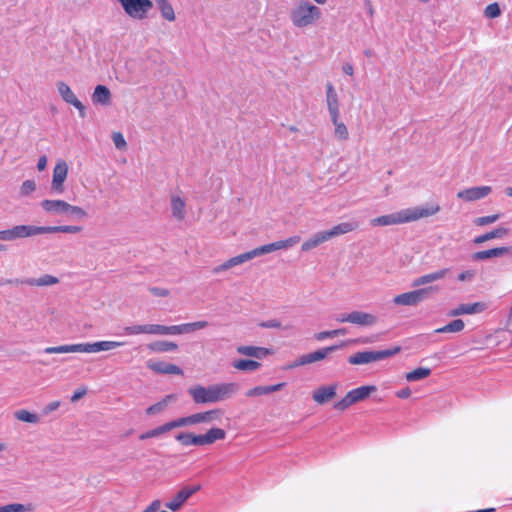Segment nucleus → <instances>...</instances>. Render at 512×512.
<instances>
[{
    "mask_svg": "<svg viewBox=\"0 0 512 512\" xmlns=\"http://www.w3.org/2000/svg\"><path fill=\"white\" fill-rule=\"evenodd\" d=\"M374 391H376V386L373 385L355 388L349 391L340 401L336 402L334 408L339 411H344L351 405L363 401Z\"/></svg>",
    "mask_w": 512,
    "mask_h": 512,
    "instance_id": "obj_13",
    "label": "nucleus"
},
{
    "mask_svg": "<svg viewBox=\"0 0 512 512\" xmlns=\"http://www.w3.org/2000/svg\"><path fill=\"white\" fill-rule=\"evenodd\" d=\"M14 417L18 421L30 423V424H37L40 422V417L32 413L26 409H20L14 412Z\"/></svg>",
    "mask_w": 512,
    "mask_h": 512,
    "instance_id": "obj_40",
    "label": "nucleus"
},
{
    "mask_svg": "<svg viewBox=\"0 0 512 512\" xmlns=\"http://www.w3.org/2000/svg\"><path fill=\"white\" fill-rule=\"evenodd\" d=\"M92 102L96 105L109 106L111 104L112 94L105 85H97L91 96Z\"/></svg>",
    "mask_w": 512,
    "mask_h": 512,
    "instance_id": "obj_22",
    "label": "nucleus"
},
{
    "mask_svg": "<svg viewBox=\"0 0 512 512\" xmlns=\"http://www.w3.org/2000/svg\"><path fill=\"white\" fill-rule=\"evenodd\" d=\"M449 271H450L449 268H444V269L417 277L413 280L412 287H420V286L432 283L434 281L441 280L448 274Z\"/></svg>",
    "mask_w": 512,
    "mask_h": 512,
    "instance_id": "obj_24",
    "label": "nucleus"
},
{
    "mask_svg": "<svg viewBox=\"0 0 512 512\" xmlns=\"http://www.w3.org/2000/svg\"><path fill=\"white\" fill-rule=\"evenodd\" d=\"M431 374V369L426 367H419L406 374V380L409 382L419 381L427 378Z\"/></svg>",
    "mask_w": 512,
    "mask_h": 512,
    "instance_id": "obj_43",
    "label": "nucleus"
},
{
    "mask_svg": "<svg viewBox=\"0 0 512 512\" xmlns=\"http://www.w3.org/2000/svg\"><path fill=\"white\" fill-rule=\"evenodd\" d=\"M396 395L401 399H405L411 395V390L409 388H405V389L399 390Z\"/></svg>",
    "mask_w": 512,
    "mask_h": 512,
    "instance_id": "obj_61",
    "label": "nucleus"
},
{
    "mask_svg": "<svg viewBox=\"0 0 512 512\" xmlns=\"http://www.w3.org/2000/svg\"><path fill=\"white\" fill-rule=\"evenodd\" d=\"M125 14L135 20H144L153 8L151 0H117Z\"/></svg>",
    "mask_w": 512,
    "mask_h": 512,
    "instance_id": "obj_9",
    "label": "nucleus"
},
{
    "mask_svg": "<svg viewBox=\"0 0 512 512\" xmlns=\"http://www.w3.org/2000/svg\"><path fill=\"white\" fill-rule=\"evenodd\" d=\"M301 240V237L298 235L291 236L287 239L279 240L273 243L265 244L259 247H256L250 251H247L245 253L239 254L235 257H232L225 261L224 263L216 266L213 268L214 274H219L223 271L229 270L232 267L241 265L249 260H252L255 257L269 254L277 250H285L289 249L296 244H298Z\"/></svg>",
    "mask_w": 512,
    "mask_h": 512,
    "instance_id": "obj_1",
    "label": "nucleus"
},
{
    "mask_svg": "<svg viewBox=\"0 0 512 512\" xmlns=\"http://www.w3.org/2000/svg\"><path fill=\"white\" fill-rule=\"evenodd\" d=\"M112 140L115 145V147L119 150H124L127 146L126 140L122 133L120 132H114L112 134Z\"/></svg>",
    "mask_w": 512,
    "mask_h": 512,
    "instance_id": "obj_52",
    "label": "nucleus"
},
{
    "mask_svg": "<svg viewBox=\"0 0 512 512\" xmlns=\"http://www.w3.org/2000/svg\"><path fill=\"white\" fill-rule=\"evenodd\" d=\"M346 332L347 331L345 328L335 329V330H331V331H321V332L315 333L314 338L317 341H323L327 338H334L339 335H345Z\"/></svg>",
    "mask_w": 512,
    "mask_h": 512,
    "instance_id": "obj_46",
    "label": "nucleus"
},
{
    "mask_svg": "<svg viewBox=\"0 0 512 512\" xmlns=\"http://www.w3.org/2000/svg\"><path fill=\"white\" fill-rule=\"evenodd\" d=\"M36 190V182L34 180H25L20 187V195L28 196Z\"/></svg>",
    "mask_w": 512,
    "mask_h": 512,
    "instance_id": "obj_50",
    "label": "nucleus"
},
{
    "mask_svg": "<svg viewBox=\"0 0 512 512\" xmlns=\"http://www.w3.org/2000/svg\"><path fill=\"white\" fill-rule=\"evenodd\" d=\"M176 399H177V397L174 394L166 395L161 401L149 406L146 409V413L148 415L159 414V413L163 412L167 408V406L171 402L175 401Z\"/></svg>",
    "mask_w": 512,
    "mask_h": 512,
    "instance_id": "obj_35",
    "label": "nucleus"
},
{
    "mask_svg": "<svg viewBox=\"0 0 512 512\" xmlns=\"http://www.w3.org/2000/svg\"><path fill=\"white\" fill-rule=\"evenodd\" d=\"M239 390L234 382L217 383L207 387L195 385L188 389L189 395L196 404L217 403L231 398Z\"/></svg>",
    "mask_w": 512,
    "mask_h": 512,
    "instance_id": "obj_3",
    "label": "nucleus"
},
{
    "mask_svg": "<svg viewBox=\"0 0 512 512\" xmlns=\"http://www.w3.org/2000/svg\"><path fill=\"white\" fill-rule=\"evenodd\" d=\"M167 425L169 427V431H171L172 429H175V428H179V427L191 426V425H194L193 417H192V415L180 417V418H177L170 422H167Z\"/></svg>",
    "mask_w": 512,
    "mask_h": 512,
    "instance_id": "obj_47",
    "label": "nucleus"
},
{
    "mask_svg": "<svg viewBox=\"0 0 512 512\" xmlns=\"http://www.w3.org/2000/svg\"><path fill=\"white\" fill-rule=\"evenodd\" d=\"M334 125V137L339 141H347L349 139V131L347 126L340 121V116L330 118Z\"/></svg>",
    "mask_w": 512,
    "mask_h": 512,
    "instance_id": "obj_36",
    "label": "nucleus"
},
{
    "mask_svg": "<svg viewBox=\"0 0 512 512\" xmlns=\"http://www.w3.org/2000/svg\"><path fill=\"white\" fill-rule=\"evenodd\" d=\"M285 386V383H278L270 386H256L246 391L247 397H256L267 395L276 391L281 390Z\"/></svg>",
    "mask_w": 512,
    "mask_h": 512,
    "instance_id": "obj_33",
    "label": "nucleus"
},
{
    "mask_svg": "<svg viewBox=\"0 0 512 512\" xmlns=\"http://www.w3.org/2000/svg\"><path fill=\"white\" fill-rule=\"evenodd\" d=\"M147 366L152 371H154L156 373H160V374H174V375H182L183 374V370L180 367H178L177 365L171 364V363H166L163 361L148 362Z\"/></svg>",
    "mask_w": 512,
    "mask_h": 512,
    "instance_id": "obj_23",
    "label": "nucleus"
},
{
    "mask_svg": "<svg viewBox=\"0 0 512 512\" xmlns=\"http://www.w3.org/2000/svg\"><path fill=\"white\" fill-rule=\"evenodd\" d=\"M495 509L494 508H488V509H480V510H477L476 512H494Z\"/></svg>",
    "mask_w": 512,
    "mask_h": 512,
    "instance_id": "obj_64",
    "label": "nucleus"
},
{
    "mask_svg": "<svg viewBox=\"0 0 512 512\" xmlns=\"http://www.w3.org/2000/svg\"><path fill=\"white\" fill-rule=\"evenodd\" d=\"M510 252V247H496L489 250L475 252L471 255L474 261H483L494 257H501Z\"/></svg>",
    "mask_w": 512,
    "mask_h": 512,
    "instance_id": "obj_25",
    "label": "nucleus"
},
{
    "mask_svg": "<svg viewBox=\"0 0 512 512\" xmlns=\"http://www.w3.org/2000/svg\"><path fill=\"white\" fill-rule=\"evenodd\" d=\"M208 326L207 321H196L179 325L165 326L160 324H151V334L154 335H181L192 333L204 329Z\"/></svg>",
    "mask_w": 512,
    "mask_h": 512,
    "instance_id": "obj_8",
    "label": "nucleus"
},
{
    "mask_svg": "<svg viewBox=\"0 0 512 512\" xmlns=\"http://www.w3.org/2000/svg\"><path fill=\"white\" fill-rule=\"evenodd\" d=\"M357 227H358V224L356 222H342V223H339V224L333 226L331 229L326 230V234L330 240L333 237L352 232V231L356 230Z\"/></svg>",
    "mask_w": 512,
    "mask_h": 512,
    "instance_id": "obj_31",
    "label": "nucleus"
},
{
    "mask_svg": "<svg viewBox=\"0 0 512 512\" xmlns=\"http://www.w3.org/2000/svg\"><path fill=\"white\" fill-rule=\"evenodd\" d=\"M399 351L400 347L398 346L380 351H361L351 355L348 362L352 365L368 364L394 356Z\"/></svg>",
    "mask_w": 512,
    "mask_h": 512,
    "instance_id": "obj_10",
    "label": "nucleus"
},
{
    "mask_svg": "<svg viewBox=\"0 0 512 512\" xmlns=\"http://www.w3.org/2000/svg\"><path fill=\"white\" fill-rule=\"evenodd\" d=\"M487 304L484 302H475L471 304H460L456 308L449 311L448 316L455 317L460 315H473L484 312Z\"/></svg>",
    "mask_w": 512,
    "mask_h": 512,
    "instance_id": "obj_21",
    "label": "nucleus"
},
{
    "mask_svg": "<svg viewBox=\"0 0 512 512\" xmlns=\"http://www.w3.org/2000/svg\"><path fill=\"white\" fill-rule=\"evenodd\" d=\"M260 326L262 328H280L281 322L276 319H271V320L260 323Z\"/></svg>",
    "mask_w": 512,
    "mask_h": 512,
    "instance_id": "obj_55",
    "label": "nucleus"
},
{
    "mask_svg": "<svg viewBox=\"0 0 512 512\" xmlns=\"http://www.w3.org/2000/svg\"><path fill=\"white\" fill-rule=\"evenodd\" d=\"M86 393H87L86 388L78 389V390H77V391H75V392L73 393V395L71 396V402H76V401H78L79 399H81L82 397H84Z\"/></svg>",
    "mask_w": 512,
    "mask_h": 512,
    "instance_id": "obj_57",
    "label": "nucleus"
},
{
    "mask_svg": "<svg viewBox=\"0 0 512 512\" xmlns=\"http://www.w3.org/2000/svg\"><path fill=\"white\" fill-rule=\"evenodd\" d=\"M123 332L125 335L151 334V324L126 326Z\"/></svg>",
    "mask_w": 512,
    "mask_h": 512,
    "instance_id": "obj_44",
    "label": "nucleus"
},
{
    "mask_svg": "<svg viewBox=\"0 0 512 512\" xmlns=\"http://www.w3.org/2000/svg\"><path fill=\"white\" fill-rule=\"evenodd\" d=\"M475 271L474 270H466V271H463L461 272L460 274H458V280L461 281V282H466V281H472L475 277Z\"/></svg>",
    "mask_w": 512,
    "mask_h": 512,
    "instance_id": "obj_53",
    "label": "nucleus"
},
{
    "mask_svg": "<svg viewBox=\"0 0 512 512\" xmlns=\"http://www.w3.org/2000/svg\"><path fill=\"white\" fill-rule=\"evenodd\" d=\"M222 416V411L220 409H212L204 412H198L195 414H192L193 417V424H210L214 421L220 419Z\"/></svg>",
    "mask_w": 512,
    "mask_h": 512,
    "instance_id": "obj_27",
    "label": "nucleus"
},
{
    "mask_svg": "<svg viewBox=\"0 0 512 512\" xmlns=\"http://www.w3.org/2000/svg\"><path fill=\"white\" fill-rule=\"evenodd\" d=\"M60 404H61L60 401L50 402L48 405L45 406L43 411L45 414H49V413L57 410L60 407Z\"/></svg>",
    "mask_w": 512,
    "mask_h": 512,
    "instance_id": "obj_56",
    "label": "nucleus"
},
{
    "mask_svg": "<svg viewBox=\"0 0 512 512\" xmlns=\"http://www.w3.org/2000/svg\"><path fill=\"white\" fill-rule=\"evenodd\" d=\"M59 283V279L53 275L44 274L39 278H25V279H6L0 282V285H28V286H38V287H46L52 286Z\"/></svg>",
    "mask_w": 512,
    "mask_h": 512,
    "instance_id": "obj_14",
    "label": "nucleus"
},
{
    "mask_svg": "<svg viewBox=\"0 0 512 512\" xmlns=\"http://www.w3.org/2000/svg\"><path fill=\"white\" fill-rule=\"evenodd\" d=\"M148 348L154 352H168L176 350L178 345L170 341H155L149 344Z\"/></svg>",
    "mask_w": 512,
    "mask_h": 512,
    "instance_id": "obj_41",
    "label": "nucleus"
},
{
    "mask_svg": "<svg viewBox=\"0 0 512 512\" xmlns=\"http://www.w3.org/2000/svg\"><path fill=\"white\" fill-rule=\"evenodd\" d=\"M329 241V238L326 234V231H320L315 234H313L310 238H308L306 241L303 242L301 246L302 252H308L312 249L316 248L317 246L321 245L322 243Z\"/></svg>",
    "mask_w": 512,
    "mask_h": 512,
    "instance_id": "obj_30",
    "label": "nucleus"
},
{
    "mask_svg": "<svg viewBox=\"0 0 512 512\" xmlns=\"http://www.w3.org/2000/svg\"><path fill=\"white\" fill-rule=\"evenodd\" d=\"M289 17L294 27L305 29L320 21L322 11L308 0H297L290 10Z\"/></svg>",
    "mask_w": 512,
    "mask_h": 512,
    "instance_id": "obj_4",
    "label": "nucleus"
},
{
    "mask_svg": "<svg viewBox=\"0 0 512 512\" xmlns=\"http://www.w3.org/2000/svg\"><path fill=\"white\" fill-rule=\"evenodd\" d=\"M335 320L339 323H345V322L351 323V312L339 314L335 317Z\"/></svg>",
    "mask_w": 512,
    "mask_h": 512,
    "instance_id": "obj_58",
    "label": "nucleus"
},
{
    "mask_svg": "<svg viewBox=\"0 0 512 512\" xmlns=\"http://www.w3.org/2000/svg\"><path fill=\"white\" fill-rule=\"evenodd\" d=\"M82 231L81 226L62 225V226H42V234L51 233H70L76 234Z\"/></svg>",
    "mask_w": 512,
    "mask_h": 512,
    "instance_id": "obj_34",
    "label": "nucleus"
},
{
    "mask_svg": "<svg viewBox=\"0 0 512 512\" xmlns=\"http://www.w3.org/2000/svg\"><path fill=\"white\" fill-rule=\"evenodd\" d=\"M300 362H301V356H300V357H299L295 362H293V363H291V364L287 365V367H286V368H287V369H293V368H296V367H298V366H303L304 364H301Z\"/></svg>",
    "mask_w": 512,
    "mask_h": 512,
    "instance_id": "obj_62",
    "label": "nucleus"
},
{
    "mask_svg": "<svg viewBox=\"0 0 512 512\" xmlns=\"http://www.w3.org/2000/svg\"><path fill=\"white\" fill-rule=\"evenodd\" d=\"M366 3H367V10H368L369 15L373 16L374 9H373V6H372L370 0H366Z\"/></svg>",
    "mask_w": 512,
    "mask_h": 512,
    "instance_id": "obj_63",
    "label": "nucleus"
},
{
    "mask_svg": "<svg viewBox=\"0 0 512 512\" xmlns=\"http://www.w3.org/2000/svg\"><path fill=\"white\" fill-rule=\"evenodd\" d=\"M32 511L31 505H24L21 503H11L0 506V512H30Z\"/></svg>",
    "mask_w": 512,
    "mask_h": 512,
    "instance_id": "obj_45",
    "label": "nucleus"
},
{
    "mask_svg": "<svg viewBox=\"0 0 512 512\" xmlns=\"http://www.w3.org/2000/svg\"><path fill=\"white\" fill-rule=\"evenodd\" d=\"M166 432H169V427H168L167 423L160 425L154 429H151V430L141 434L139 438L141 440H145L148 438L158 437Z\"/></svg>",
    "mask_w": 512,
    "mask_h": 512,
    "instance_id": "obj_48",
    "label": "nucleus"
},
{
    "mask_svg": "<svg viewBox=\"0 0 512 512\" xmlns=\"http://www.w3.org/2000/svg\"><path fill=\"white\" fill-rule=\"evenodd\" d=\"M351 323L359 326H372L377 323V317L362 311H352Z\"/></svg>",
    "mask_w": 512,
    "mask_h": 512,
    "instance_id": "obj_29",
    "label": "nucleus"
},
{
    "mask_svg": "<svg viewBox=\"0 0 512 512\" xmlns=\"http://www.w3.org/2000/svg\"><path fill=\"white\" fill-rule=\"evenodd\" d=\"M508 233V230L503 227L496 228L490 232H487L483 235H479L474 238L473 242L475 244H482L488 240L495 239V238H502Z\"/></svg>",
    "mask_w": 512,
    "mask_h": 512,
    "instance_id": "obj_38",
    "label": "nucleus"
},
{
    "mask_svg": "<svg viewBox=\"0 0 512 512\" xmlns=\"http://www.w3.org/2000/svg\"><path fill=\"white\" fill-rule=\"evenodd\" d=\"M175 438L186 447L212 445L216 441L224 440L226 438V431L222 428L212 427L204 434L196 435L190 432H181Z\"/></svg>",
    "mask_w": 512,
    "mask_h": 512,
    "instance_id": "obj_6",
    "label": "nucleus"
},
{
    "mask_svg": "<svg viewBox=\"0 0 512 512\" xmlns=\"http://www.w3.org/2000/svg\"><path fill=\"white\" fill-rule=\"evenodd\" d=\"M46 166H47V157L45 155H43L38 159L37 168L39 171H43V170H45Z\"/></svg>",
    "mask_w": 512,
    "mask_h": 512,
    "instance_id": "obj_60",
    "label": "nucleus"
},
{
    "mask_svg": "<svg viewBox=\"0 0 512 512\" xmlns=\"http://www.w3.org/2000/svg\"><path fill=\"white\" fill-rule=\"evenodd\" d=\"M326 88V105L329 112L330 118H335L340 116V102L338 93L335 90L333 84L331 82H327L325 85Z\"/></svg>",
    "mask_w": 512,
    "mask_h": 512,
    "instance_id": "obj_20",
    "label": "nucleus"
},
{
    "mask_svg": "<svg viewBox=\"0 0 512 512\" xmlns=\"http://www.w3.org/2000/svg\"><path fill=\"white\" fill-rule=\"evenodd\" d=\"M232 366L240 371H255L260 368L261 363L255 360L239 359L233 362Z\"/></svg>",
    "mask_w": 512,
    "mask_h": 512,
    "instance_id": "obj_39",
    "label": "nucleus"
},
{
    "mask_svg": "<svg viewBox=\"0 0 512 512\" xmlns=\"http://www.w3.org/2000/svg\"><path fill=\"white\" fill-rule=\"evenodd\" d=\"M499 219L498 214L489 215V216H482L475 219L474 223L477 226H485L488 224H492L496 222Z\"/></svg>",
    "mask_w": 512,
    "mask_h": 512,
    "instance_id": "obj_51",
    "label": "nucleus"
},
{
    "mask_svg": "<svg viewBox=\"0 0 512 512\" xmlns=\"http://www.w3.org/2000/svg\"><path fill=\"white\" fill-rule=\"evenodd\" d=\"M440 209L441 208L438 204H428L426 206L406 208L395 213L373 218L370 220V225L373 227H378L410 223L422 218L433 216L437 214Z\"/></svg>",
    "mask_w": 512,
    "mask_h": 512,
    "instance_id": "obj_2",
    "label": "nucleus"
},
{
    "mask_svg": "<svg viewBox=\"0 0 512 512\" xmlns=\"http://www.w3.org/2000/svg\"><path fill=\"white\" fill-rule=\"evenodd\" d=\"M37 235H42V226L16 225L10 229L0 230L1 241H14Z\"/></svg>",
    "mask_w": 512,
    "mask_h": 512,
    "instance_id": "obj_12",
    "label": "nucleus"
},
{
    "mask_svg": "<svg viewBox=\"0 0 512 512\" xmlns=\"http://www.w3.org/2000/svg\"><path fill=\"white\" fill-rule=\"evenodd\" d=\"M56 86L63 101L74 106L78 110L80 117H85V107L71 88L63 81L57 82Z\"/></svg>",
    "mask_w": 512,
    "mask_h": 512,
    "instance_id": "obj_16",
    "label": "nucleus"
},
{
    "mask_svg": "<svg viewBox=\"0 0 512 512\" xmlns=\"http://www.w3.org/2000/svg\"><path fill=\"white\" fill-rule=\"evenodd\" d=\"M200 488V485L183 487L171 501L165 504V506L172 511H178L194 493L200 490Z\"/></svg>",
    "mask_w": 512,
    "mask_h": 512,
    "instance_id": "obj_17",
    "label": "nucleus"
},
{
    "mask_svg": "<svg viewBox=\"0 0 512 512\" xmlns=\"http://www.w3.org/2000/svg\"><path fill=\"white\" fill-rule=\"evenodd\" d=\"M336 395V385L321 386L313 393V400L318 404H324Z\"/></svg>",
    "mask_w": 512,
    "mask_h": 512,
    "instance_id": "obj_28",
    "label": "nucleus"
},
{
    "mask_svg": "<svg viewBox=\"0 0 512 512\" xmlns=\"http://www.w3.org/2000/svg\"><path fill=\"white\" fill-rule=\"evenodd\" d=\"M436 291H438V288L434 286L419 288L396 295L393 298V303L398 306H416L427 299L431 293Z\"/></svg>",
    "mask_w": 512,
    "mask_h": 512,
    "instance_id": "obj_11",
    "label": "nucleus"
},
{
    "mask_svg": "<svg viewBox=\"0 0 512 512\" xmlns=\"http://www.w3.org/2000/svg\"><path fill=\"white\" fill-rule=\"evenodd\" d=\"M41 207L49 215H66L78 219L87 217V212L83 208L60 199H45L41 202Z\"/></svg>",
    "mask_w": 512,
    "mask_h": 512,
    "instance_id": "obj_7",
    "label": "nucleus"
},
{
    "mask_svg": "<svg viewBox=\"0 0 512 512\" xmlns=\"http://www.w3.org/2000/svg\"><path fill=\"white\" fill-rule=\"evenodd\" d=\"M68 175V165L64 160H58L52 175L51 190L54 193L61 194L64 192V182Z\"/></svg>",
    "mask_w": 512,
    "mask_h": 512,
    "instance_id": "obj_15",
    "label": "nucleus"
},
{
    "mask_svg": "<svg viewBox=\"0 0 512 512\" xmlns=\"http://www.w3.org/2000/svg\"><path fill=\"white\" fill-rule=\"evenodd\" d=\"M491 192H492V188L490 186L470 187V188L459 191L457 193V198H459L465 202H472V201H476V200L485 198Z\"/></svg>",
    "mask_w": 512,
    "mask_h": 512,
    "instance_id": "obj_19",
    "label": "nucleus"
},
{
    "mask_svg": "<svg viewBox=\"0 0 512 512\" xmlns=\"http://www.w3.org/2000/svg\"><path fill=\"white\" fill-rule=\"evenodd\" d=\"M170 205L173 218L178 221L184 220L186 217V202L184 198L178 195H172Z\"/></svg>",
    "mask_w": 512,
    "mask_h": 512,
    "instance_id": "obj_26",
    "label": "nucleus"
},
{
    "mask_svg": "<svg viewBox=\"0 0 512 512\" xmlns=\"http://www.w3.org/2000/svg\"><path fill=\"white\" fill-rule=\"evenodd\" d=\"M158 9L160 10L161 16L169 21L173 22L176 19L174 9L168 0H154Z\"/></svg>",
    "mask_w": 512,
    "mask_h": 512,
    "instance_id": "obj_37",
    "label": "nucleus"
},
{
    "mask_svg": "<svg viewBox=\"0 0 512 512\" xmlns=\"http://www.w3.org/2000/svg\"><path fill=\"white\" fill-rule=\"evenodd\" d=\"M345 347V343L342 342L338 345H332V346H328V347H324V348H320L314 352H311V353H307V354H303L301 356V364H312L314 362H318V361H321L325 358L328 357L329 354H331L332 352L340 349V348H343Z\"/></svg>",
    "mask_w": 512,
    "mask_h": 512,
    "instance_id": "obj_18",
    "label": "nucleus"
},
{
    "mask_svg": "<svg viewBox=\"0 0 512 512\" xmlns=\"http://www.w3.org/2000/svg\"><path fill=\"white\" fill-rule=\"evenodd\" d=\"M465 327L463 320L455 319L447 325L435 330L436 333H458L461 332Z\"/></svg>",
    "mask_w": 512,
    "mask_h": 512,
    "instance_id": "obj_42",
    "label": "nucleus"
},
{
    "mask_svg": "<svg viewBox=\"0 0 512 512\" xmlns=\"http://www.w3.org/2000/svg\"><path fill=\"white\" fill-rule=\"evenodd\" d=\"M124 345V342L102 340L93 343H76L65 344L60 346L46 347V354H63V353H99L102 351H110Z\"/></svg>",
    "mask_w": 512,
    "mask_h": 512,
    "instance_id": "obj_5",
    "label": "nucleus"
},
{
    "mask_svg": "<svg viewBox=\"0 0 512 512\" xmlns=\"http://www.w3.org/2000/svg\"><path fill=\"white\" fill-rule=\"evenodd\" d=\"M342 71L349 76H352L354 74V67L351 63L345 62L342 65Z\"/></svg>",
    "mask_w": 512,
    "mask_h": 512,
    "instance_id": "obj_59",
    "label": "nucleus"
},
{
    "mask_svg": "<svg viewBox=\"0 0 512 512\" xmlns=\"http://www.w3.org/2000/svg\"><path fill=\"white\" fill-rule=\"evenodd\" d=\"M150 292L157 297H167L169 295V290L160 287H152L150 288Z\"/></svg>",
    "mask_w": 512,
    "mask_h": 512,
    "instance_id": "obj_54",
    "label": "nucleus"
},
{
    "mask_svg": "<svg viewBox=\"0 0 512 512\" xmlns=\"http://www.w3.org/2000/svg\"><path fill=\"white\" fill-rule=\"evenodd\" d=\"M485 17L489 19L497 18L501 15V9L498 5V3H491L488 6H486L484 10Z\"/></svg>",
    "mask_w": 512,
    "mask_h": 512,
    "instance_id": "obj_49",
    "label": "nucleus"
},
{
    "mask_svg": "<svg viewBox=\"0 0 512 512\" xmlns=\"http://www.w3.org/2000/svg\"><path fill=\"white\" fill-rule=\"evenodd\" d=\"M237 352L241 355L253 357L256 359H262L270 354V350L264 347L257 346H239Z\"/></svg>",
    "mask_w": 512,
    "mask_h": 512,
    "instance_id": "obj_32",
    "label": "nucleus"
}]
</instances>
